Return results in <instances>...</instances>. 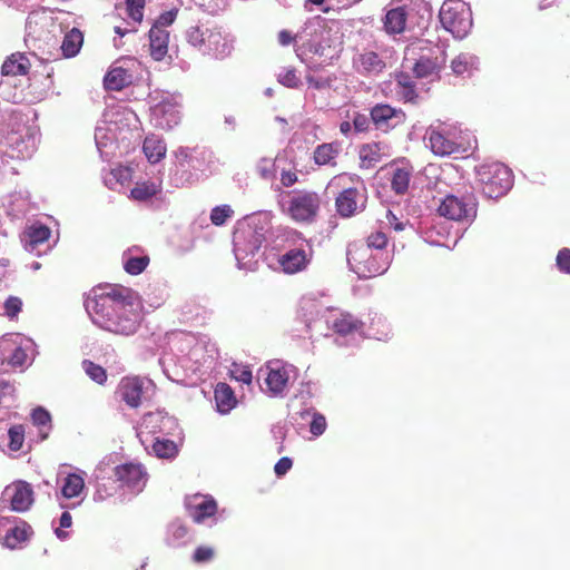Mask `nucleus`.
<instances>
[{
	"label": "nucleus",
	"instance_id": "obj_1",
	"mask_svg": "<svg viewBox=\"0 0 570 570\" xmlns=\"http://www.w3.org/2000/svg\"><path fill=\"white\" fill-rule=\"evenodd\" d=\"M87 309L96 324L117 335L136 333L141 322V313L131 291L119 285L106 286L87 304Z\"/></svg>",
	"mask_w": 570,
	"mask_h": 570
},
{
	"label": "nucleus",
	"instance_id": "obj_2",
	"mask_svg": "<svg viewBox=\"0 0 570 570\" xmlns=\"http://www.w3.org/2000/svg\"><path fill=\"white\" fill-rule=\"evenodd\" d=\"M475 179L489 198L505 195L513 184L511 169L500 161H489L475 167Z\"/></svg>",
	"mask_w": 570,
	"mask_h": 570
},
{
	"label": "nucleus",
	"instance_id": "obj_3",
	"mask_svg": "<svg viewBox=\"0 0 570 570\" xmlns=\"http://www.w3.org/2000/svg\"><path fill=\"white\" fill-rule=\"evenodd\" d=\"M439 19L442 27L458 39L464 38L472 28L470 9L459 0L444 1L439 12Z\"/></svg>",
	"mask_w": 570,
	"mask_h": 570
},
{
	"label": "nucleus",
	"instance_id": "obj_4",
	"mask_svg": "<svg viewBox=\"0 0 570 570\" xmlns=\"http://www.w3.org/2000/svg\"><path fill=\"white\" fill-rule=\"evenodd\" d=\"M320 206L321 199L315 191L298 190L289 195L287 205L282 208L294 222L309 224L315 220Z\"/></svg>",
	"mask_w": 570,
	"mask_h": 570
},
{
	"label": "nucleus",
	"instance_id": "obj_5",
	"mask_svg": "<svg viewBox=\"0 0 570 570\" xmlns=\"http://www.w3.org/2000/svg\"><path fill=\"white\" fill-rule=\"evenodd\" d=\"M187 41L204 55L223 57L227 45L217 27L195 26L187 31Z\"/></svg>",
	"mask_w": 570,
	"mask_h": 570
},
{
	"label": "nucleus",
	"instance_id": "obj_6",
	"mask_svg": "<svg viewBox=\"0 0 570 570\" xmlns=\"http://www.w3.org/2000/svg\"><path fill=\"white\" fill-rule=\"evenodd\" d=\"M355 179L358 181V177L355 175L340 174L328 183L330 189L342 188V191L335 199V206L337 213L343 217H351L357 209L360 193L356 187L352 186Z\"/></svg>",
	"mask_w": 570,
	"mask_h": 570
},
{
	"label": "nucleus",
	"instance_id": "obj_7",
	"mask_svg": "<svg viewBox=\"0 0 570 570\" xmlns=\"http://www.w3.org/2000/svg\"><path fill=\"white\" fill-rule=\"evenodd\" d=\"M293 235L301 240V244L295 248L288 249L278 258L282 272L287 275L305 271L313 258V249L309 242L299 232H294Z\"/></svg>",
	"mask_w": 570,
	"mask_h": 570
},
{
	"label": "nucleus",
	"instance_id": "obj_8",
	"mask_svg": "<svg viewBox=\"0 0 570 570\" xmlns=\"http://www.w3.org/2000/svg\"><path fill=\"white\" fill-rule=\"evenodd\" d=\"M347 261L353 269L363 277H372L383 274L389 263L385 261L379 263L370 253V249L363 245H353L347 249Z\"/></svg>",
	"mask_w": 570,
	"mask_h": 570
},
{
	"label": "nucleus",
	"instance_id": "obj_9",
	"mask_svg": "<svg viewBox=\"0 0 570 570\" xmlns=\"http://www.w3.org/2000/svg\"><path fill=\"white\" fill-rule=\"evenodd\" d=\"M1 500L8 503L12 511L23 513L32 507L35 491L30 483L18 480L4 488Z\"/></svg>",
	"mask_w": 570,
	"mask_h": 570
},
{
	"label": "nucleus",
	"instance_id": "obj_10",
	"mask_svg": "<svg viewBox=\"0 0 570 570\" xmlns=\"http://www.w3.org/2000/svg\"><path fill=\"white\" fill-rule=\"evenodd\" d=\"M389 176L391 189L395 195L407 193L414 167L405 158L394 159L381 168Z\"/></svg>",
	"mask_w": 570,
	"mask_h": 570
},
{
	"label": "nucleus",
	"instance_id": "obj_11",
	"mask_svg": "<svg viewBox=\"0 0 570 570\" xmlns=\"http://www.w3.org/2000/svg\"><path fill=\"white\" fill-rule=\"evenodd\" d=\"M429 146L435 156L449 157L452 155L464 154L469 150L468 146L453 140L440 127H429L426 130Z\"/></svg>",
	"mask_w": 570,
	"mask_h": 570
},
{
	"label": "nucleus",
	"instance_id": "obj_12",
	"mask_svg": "<svg viewBox=\"0 0 570 570\" xmlns=\"http://www.w3.org/2000/svg\"><path fill=\"white\" fill-rule=\"evenodd\" d=\"M370 117L375 128L384 132L402 126L406 121V115L402 109L393 108L387 104H376L373 106Z\"/></svg>",
	"mask_w": 570,
	"mask_h": 570
},
{
	"label": "nucleus",
	"instance_id": "obj_13",
	"mask_svg": "<svg viewBox=\"0 0 570 570\" xmlns=\"http://www.w3.org/2000/svg\"><path fill=\"white\" fill-rule=\"evenodd\" d=\"M115 478L122 487L140 491L146 483L147 473L140 463H124L114 469Z\"/></svg>",
	"mask_w": 570,
	"mask_h": 570
},
{
	"label": "nucleus",
	"instance_id": "obj_14",
	"mask_svg": "<svg viewBox=\"0 0 570 570\" xmlns=\"http://www.w3.org/2000/svg\"><path fill=\"white\" fill-rule=\"evenodd\" d=\"M188 515L195 523H203L207 518L214 517L217 512V502L210 495L194 494L185 502Z\"/></svg>",
	"mask_w": 570,
	"mask_h": 570
},
{
	"label": "nucleus",
	"instance_id": "obj_15",
	"mask_svg": "<svg viewBox=\"0 0 570 570\" xmlns=\"http://www.w3.org/2000/svg\"><path fill=\"white\" fill-rule=\"evenodd\" d=\"M440 216L451 220H463L474 215V205L466 203L464 198L446 195L438 207Z\"/></svg>",
	"mask_w": 570,
	"mask_h": 570
},
{
	"label": "nucleus",
	"instance_id": "obj_16",
	"mask_svg": "<svg viewBox=\"0 0 570 570\" xmlns=\"http://www.w3.org/2000/svg\"><path fill=\"white\" fill-rule=\"evenodd\" d=\"M117 394L129 407L137 409L142 403L144 381L139 376H125L120 380Z\"/></svg>",
	"mask_w": 570,
	"mask_h": 570
},
{
	"label": "nucleus",
	"instance_id": "obj_17",
	"mask_svg": "<svg viewBox=\"0 0 570 570\" xmlns=\"http://www.w3.org/2000/svg\"><path fill=\"white\" fill-rule=\"evenodd\" d=\"M264 240V234L249 225L238 228L234 234L235 246L238 249H243L247 255L257 253Z\"/></svg>",
	"mask_w": 570,
	"mask_h": 570
},
{
	"label": "nucleus",
	"instance_id": "obj_18",
	"mask_svg": "<svg viewBox=\"0 0 570 570\" xmlns=\"http://www.w3.org/2000/svg\"><path fill=\"white\" fill-rule=\"evenodd\" d=\"M353 67L357 73L372 77L381 73L386 68V63L375 51H364L353 59Z\"/></svg>",
	"mask_w": 570,
	"mask_h": 570
},
{
	"label": "nucleus",
	"instance_id": "obj_19",
	"mask_svg": "<svg viewBox=\"0 0 570 570\" xmlns=\"http://www.w3.org/2000/svg\"><path fill=\"white\" fill-rule=\"evenodd\" d=\"M328 324L330 327L341 336L358 333L364 326V323L350 312L333 314Z\"/></svg>",
	"mask_w": 570,
	"mask_h": 570
},
{
	"label": "nucleus",
	"instance_id": "obj_20",
	"mask_svg": "<svg viewBox=\"0 0 570 570\" xmlns=\"http://www.w3.org/2000/svg\"><path fill=\"white\" fill-rule=\"evenodd\" d=\"M358 155L361 167L370 169L389 156V146L383 141L367 142L360 147Z\"/></svg>",
	"mask_w": 570,
	"mask_h": 570
},
{
	"label": "nucleus",
	"instance_id": "obj_21",
	"mask_svg": "<svg viewBox=\"0 0 570 570\" xmlns=\"http://www.w3.org/2000/svg\"><path fill=\"white\" fill-rule=\"evenodd\" d=\"M169 31L151 27L149 30L150 56L156 61H161L168 52Z\"/></svg>",
	"mask_w": 570,
	"mask_h": 570
},
{
	"label": "nucleus",
	"instance_id": "obj_22",
	"mask_svg": "<svg viewBox=\"0 0 570 570\" xmlns=\"http://www.w3.org/2000/svg\"><path fill=\"white\" fill-rule=\"evenodd\" d=\"M33 534L31 525L20 520L13 528L9 529L3 538V544L10 549L19 548Z\"/></svg>",
	"mask_w": 570,
	"mask_h": 570
},
{
	"label": "nucleus",
	"instance_id": "obj_23",
	"mask_svg": "<svg viewBox=\"0 0 570 570\" xmlns=\"http://www.w3.org/2000/svg\"><path fill=\"white\" fill-rule=\"evenodd\" d=\"M214 399L216 402L217 411L222 414L229 413L237 405V399L233 389L224 382H220L216 385L214 391Z\"/></svg>",
	"mask_w": 570,
	"mask_h": 570
},
{
	"label": "nucleus",
	"instance_id": "obj_24",
	"mask_svg": "<svg viewBox=\"0 0 570 570\" xmlns=\"http://www.w3.org/2000/svg\"><path fill=\"white\" fill-rule=\"evenodd\" d=\"M132 81L131 73L122 67L111 68L104 78V85L107 90L120 91Z\"/></svg>",
	"mask_w": 570,
	"mask_h": 570
},
{
	"label": "nucleus",
	"instance_id": "obj_25",
	"mask_svg": "<svg viewBox=\"0 0 570 570\" xmlns=\"http://www.w3.org/2000/svg\"><path fill=\"white\" fill-rule=\"evenodd\" d=\"M30 69L29 59L20 52L12 53L8 57L2 67L1 72L3 76H26Z\"/></svg>",
	"mask_w": 570,
	"mask_h": 570
},
{
	"label": "nucleus",
	"instance_id": "obj_26",
	"mask_svg": "<svg viewBox=\"0 0 570 570\" xmlns=\"http://www.w3.org/2000/svg\"><path fill=\"white\" fill-rule=\"evenodd\" d=\"M340 151L341 145L338 142H324L315 148L313 158L318 166H335Z\"/></svg>",
	"mask_w": 570,
	"mask_h": 570
},
{
	"label": "nucleus",
	"instance_id": "obj_27",
	"mask_svg": "<svg viewBox=\"0 0 570 570\" xmlns=\"http://www.w3.org/2000/svg\"><path fill=\"white\" fill-rule=\"evenodd\" d=\"M407 12L404 7L389 10L384 18V29L387 33L396 35L405 30Z\"/></svg>",
	"mask_w": 570,
	"mask_h": 570
},
{
	"label": "nucleus",
	"instance_id": "obj_28",
	"mask_svg": "<svg viewBox=\"0 0 570 570\" xmlns=\"http://www.w3.org/2000/svg\"><path fill=\"white\" fill-rule=\"evenodd\" d=\"M82 42V32L77 28H72L69 32L65 35L63 40L59 47L61 50V56L65 58L75 57L79 52Z\"/></svg>",
	"mask_w": 570,
	"mask_h": 570
},
{
	"label": "nucleus",
	"instance_id": "obj_29",
	"mask_svg": "<svg viewBox=\"0 0 570 570\" xmlns=\"http://www.w3.org/2000/svg\"><path fill=\"white\" fill-rule=\"evenodd\" d=\"M397 90L396 94L405 102H415L417 99V92L415 82L411 76L406 72H399L395 76Z\"/></svg>",
	"mask_w": 570,
	"mask_h": 570
},
{
	"label": "nucleus",
	"instance_id": "obj_30",
	"mask_svg": "<svg viewBox=\"0 0 570 570\" xmlns=\"http://www.w3.org/2000/svg\"><path fill=\"white\" fill-rule=\"evenodd\" d=\"M288 373L284 367L271 368L265 377L267 390L274 394H281L288 382Z\"/></svg>",
	"mask_w": 570,
	"mask_h": 570
},
{
	"label": "nucleus",
	"instance_id": "obj_31",
	"mask_svg": "<svg viewBox=\"0 0 570 570\" xmlns=\"http://www.w3.org/2000/svg\"><path fill=\"white\" fill-rule=\"evenodd\" d=\"M142 150L150 164H157L166 155V145L157 137L149 136L144 140Z\"/></svg>",
	"mask_w": 570,
	"mask_h": 570
},
{
	"label": "nucleus",
	"instance_id": "obj_32",
	"mask_svg": "<svg viewBox=\"0 0 570 570\" xmlns=\"http://www.w3.org/2000/svg\"><path fill=\"white\" fill-rule=\"evenodd\" d=\"M85 489V481L82 476L76 473H70L65 478L61 493L67 499L78 497Z\"/></svg>",
	"mask_w": 570,
	"mask_h": 570
},
{
	"label": "nucleus",
	"instance_id": "obj_33",
	"mask_svg": "<svg viewBox=\"0 0 570 570\" xmlns=\"http://www.w3.org/2000/svg\"><path fill=\"white\" fill-rule=\"evenodd\" d=\"M158 193V187L153 181L136 183L130 190V197L138 202H145L154 197Z\"/></svg>",
	"mask_w": 570,
	"mask_h": 570
},
{
	"label": "nucleus",
	"instance_id": "obj_34",
	"mask_svg": "<svg viewBox=\"0 0 570 570\" xmlns=\"http://www.w3.org/2000/svg\"><path fill=\"white\" fill-rule=\"evenodd\" d=\"M29 245L35 248L37 245L47 242L51 235V230L46 225H32L26 230Z\"/></svg>",
	"mask_w": 570,
	"mask_h": 570
},
{
	"label": "nucleus",
	"instance_id": "obj_35",
	"mask_svg": "<svg viewBox=\"0 0 570 570\" xmlns=\"http://www.w3.org/2000/svg\"><path fill=\"white\" fill-rule=\"evenodd\" d=\"M81 367L85 373L97 384L104 385L107 382V371L102 366L94 363L90 360H83L81 362Z\"/></svg>",
	"mask_w": 570,
	"mask_h": 570
},
{
	"label": "nucleus",
	"instance_id": "obj_36",
	"mask_svg": "<svg viewBox=\"0 0 570 570\" xmlns=\"http://www.w3.org/2000/svg\"><path fill=\"white\" fill-rule=\"evenodd\" d=\"M439 69V65L435 60L421 57L413 67V72L416 78H425L434 73Z\"/></svg>",
	"mask_w": 570,
	"mask_h": 570
},
{
	"label": "nucleus",
	"instance_id": "obj_37",
	"mask_svg": "<svg viewBox=\"0 0 570 570\" xmlns=\"http://www.w3.org/2000/svg\"><path fill=\"white\" fill-rule=\"evenodd\" d=\"M153 451L156 456L161 459H171L174 458L178 450L177 445L171 440H159L157 439L153 444Z\"/></svg>",
	"mask_w": 570,
	"mask_h": 570
},
{
	"label": "nucleus",
	"instance_id": "obj_38",
	"mask_svg": "<svg viewBox=\"0 0 570 570\" xmlns=\"http://www.w3.org/2000/svg\"><path fill=\"white\" fill-rule=\"evenodd\" d=\"M148 264V256L130 257L124 264V268L130 275H138L146 269Z\"/></svg>",
	"mask_w": 570,
	"mask_h": 570
},
{
	"label": "nucleus",
	"instance_id": "obj_39",
	"mask_svg": "<svg viewBox=\"0 0 570 570\" xmlns=\"http://www.w3.org/2000/svg\"><path fill=\"white\" fill-rule=\"evenodd\" d=\"M234 210L229 205H220L216 206L210 212V222L215 226H222L226 223L228 218L232 217Z\"/></svg>",
	"mask_w": 570,
	"mask_h": 570
},
{
	"label": "nucleus",
	"instance_id": "obj_40",
	"mask_svg": "<svg viewBox=\"0 0 570 570\" xmlns=\"http://www.w3.org/2000/svg\"><path fill=\"white\" fill-rule=\"evenodd\" d=\"M146 0H126V11L130 19L140 23L144 19Z\"/></svg>",
	"mask_w": 570,
	"mask_h": 570
},
{
	"label": "nucleus",
	"instance_id": "obj_41",
	"mask_svg": "<svg viewBox=\"0 0 570 570\" xmlns=\"http://www.w3.org/2000/svg\"><path fill=\"white\" fill-rule=\"evenodd\" d=\"M9 448L12 451H19L24 441V429L22 425H13L8 431Z\"/></svg>",
	"mask_w": 570,
	"mask_h": 570
},
{
	"label": "nucleus",
	"instance_id": "obj_42",
	"mask_svg": "<svg viewBox=\"0 0 570 570\" xmlns=\"http://www.w3.org/2000/svg\"><path fill=\"white\" fill-rule=\"evenodd\" d=\"M387 243H389V238H387L386 234L381 230H375V232H372L366 237V246L365 247L368 248L370 250L372 248L381 250L386 247Z\"/></svg>",
	"mask_w": 570,
	"mask_h": 570
},
{
	"label": "nucleus",
	"instance_id": "obj_43",
	"mask_svg": "<svg viewBox=\"0 0 570 570\" xmlns=\"http://www.w3.org/2000/svg\"><path fill=\"white\" fill-rule=\"evenodd\" d=\"M3 308L4 315L13 320L22 309V301L17 296H9L3 304Z\"/></svg>",
	"mask_w": 570,
	"mask_h": 570
},
{
	"label": "nucleus",
	"instance_id": "obj_44",
	"mask_svg": "<svg viewBox=\"0 0 570 570\" xmlns=\"http://www.w3.org/2000/svg\"><path fill=\"white\" fill-rule=\"evenodd\" d=\"M309 51L320 57H324L325 59H332L334 49L326 39L323 38V40L317 43H311Z\"/></svg>",
	"mask_w": 570,
	"mask_h": 570
},
{
	"label": "nucleus",
	"instance_id": "obj_45",
	"mask_svg": "<svg viewBox=\"0 0 570 570\" xmlns=\"http://www.w3.org/2000/svg\"><path fill=\"white\" fill-rule=\"evenodd\" d=\"M215 556V550L212 547L199 546L193 553V561L195 563H205L210 561Z\"/></svg>",
	"mask_w": 570,
	"mask_h": 570
},
{
	"label": "nucleus",
	"instance_id": "obj_46",
	"mask_svg": "<svg viewBox=\"0 0 570 570\" xmlns=\"http://www.w3.org/2000/svg\"><path fill=\"white\" fill-rule=\"evenodd\" d=\"M327 423L326 419L321 413H314L313 420L309 424V431L314 436L322 435L326 430Z\"/></svg>",
	"mask_w": 570,
	"mask_h": 570
},
{
	"label": "nucleus",
	"instance_id": "obj_47",
	"mask_svg": "<svg viewBox=\"0 0 570 570\" xmlns=\"http://www.w3.org/2000/svg\"><path fill=\"white\" fill-rule=\"evenodd\" d=\"M557 267L564 274H570V248H562L558 252L556 258Z\"/></svg>",
	"mask_w": 570,
	"mask_h": 570
},
{
	"label": "nucleus",
	"instance_id": "obj_48",
	"mask_svg": "<svg viewBox=\"0 0 570 570\" xmlns=\"http://www.w3.org/2000/svg\"><path fill=\"white\" fill-rule=\"evenodd\" d=\"M178 11L177 10H169L163 12L157 20L154 22L151 27H158L160 30H166L167 27L171 26L174 21L176 20Z\"/></svg>",
	"mask_w": 570,
	"mask_h": 570
},
{
	"label": "nucleus",
	"instance_id": "obj_49",
	"mask_svg": "<svg viewBox=\"0 0 570 570\" xmlns=\"http://www.w3.org/2000/svg\"><path fill=\"white\" fill-rule=\"evenodd\" d=\"M32 423L37 426L48 425L51 421V416L43 407H37L31 413Z\"/></svg>",
	"mask_w": 570,
	"mask_h": 570
},
{
	"label": "nucleus",
	"instance_id": "obj_50",
	"mask_svg": "<svg viewBox=\"0 0 570 570\" xmlns=\"http://www.w3.org/2000/svg\"><path fill=\"white\" fill-rule=\"evenodd\" d=\"M26 361L27 353L20 346L14 347L8 358V363L13 367L22 366L26 363Z\"/></svg>",
	"mask_w": 570,
	"mask_h": 570
},
{
	"label": "nucleus",
	"instance_id": "obj_51",
	"mask_svg": "<svg viewBox=\"0 0 570 570\" xmlns=\"http://www.w3.org/2000/svg\"><path fill=\"white\" fill-rule=\"evenodd\" d=\"M353 128L356 132H365L370 127V119L366 115L361 112H355L353 116Z\"/></svg>",
	"mask_w": 570,
	"mask_h": 570
},
{
	"label": "nucleus",
	"instance_id": "obj_52",
	"mask_svg": "<svg viewBox=\"0 0 570 570\" xmlns=\"http://www.w3.org/2000/svg\"><path fill=\"white\" fill-rule=\"evenodd\" d=\"M111 175L114 178L119 181L120 184H124L131 178V169L129 167L118 166L117 168H114L111 170Z\"/></svg>",
	"mask_w": 570,
	"mask_h": 570
},
{
	"label": "nucleus",
	"instance_id": "obj_53",
	"mask_svg": "<svg viewBox=\"0 0 570 570\" xmlns=\"http://www.w3.org/2000/svg\"><path fill=\"white\" fill-rule=\"evenodd\" d=\"M292 465H293L292 460L287 456H283L282 459H279L276 462V464L274 466V471L277 476H283L291 470Z\"/></svg>",
	"mask_w": 570,
	"mask_h": 570
},
{
	"label": "nucleus",
	"instance_id": "obj_54",
	"mask_svg": "<svg viewBox=\"0 0 570 570\" xmlns=\"http://www.w3.org/2000/svg\"><path fill=\"white\" fill-rule=\"evenodd\" d=\"M279 81L289 88H295L298 85V78L294 70H286L283 75H279Z\"/></svg>",
	"mask_w": 570,
	"mask_h": 570
},
{
	"label": "nucleus",
	"instance_id": "obj_55",
	"mask_svg": "<svg viewBox=\"0 0 570 570\" xmlns=\"http://www.w3.org/2000/svg\"><path fill=\"white\" fill-rule=\"evenodd\" d=\"M234 377L242 383L250 384L252 383V371L248 367H239L233 371Z\"/></svg>",
	"mask_w": 570,
	"mask_h": 570
},
{
	"label": "nucleus",
	"instance_id": "obj_56",
	"mask_svg": "<svg viewBox=\"0 0 570 570\" xmlns=\"http://www.w3.org/2000/svg\"><path fill=\"white\" fill-rule=\"evenodd\" d=\"M298 180L297 174L295 171H282L281 174V183L284 187H291L296 184Z\"/></svg>",
	"mask_w": 570,
	"mask_h": 570
},
{
	"label": "nucleus",
	"instance_id": "obj_57",
	"mask_svg": "<svg viewBox=\"0 0 570 570\" xmlns=\"http://www.w3.org/2000/svg\"><path fill=\"white\" fill-rule=\"evenodd\" d=\"M386 220L394 228V230L401 232L404 229V224L399 222L397 217L392 210H387Z\"/></svg>",
	"mask_w": 570,
	"mask_h": 570
},
{
	"label": "nucleus",
	"instance_id": "obj_58",
	"mask_svg": "<svg viewBox=\"0 0 570 570\" xmlns=\"http://www.w3.org/2000/svg\"><path fill=\"white\" fill-rule=\"evenodd\" d=\"M295 41V36H293L288 30H281L278 32V42L282 46H288Z\"/></svg>",
	"mask_w": 570,
	"mask_h": 570
},
{
	"label": "nucleus",
	"instance_id": "obj_59",
	"mask_svg": "<svg viewBox=\"0 0 570 570\" xmlns=\"http://www.w3.org/2000/svg\"><path fill=\"white\" fill-rule=\"evenodd\" d=\"M451 67H452V70H453L456 75H461V73L465 72V71H466V69H468V65H466L465 62H463V61L459 60V59H454V60L452 61Z\"/></svg>",
	"mask_w": 570,
	"mask_h": 570
},
{
	"label": "nucleus",
	"instance_id": "obj_60",
	"mask_svg": "<svg viewBox=\"0 0 570 570\" xmlns=\"http://www.w3.org/2000/svg\"><path fill=\"white\" fill-rule=\"evenodd\" d=\"M60 528H69L71 527L72 524V518H71V514L69 512H63L60 517Z\"/></svg>",
	"mask_w": 570,
	"mask_h": 570
},
{
	"label": "nucleus",
	"instance_id": "obj_61",
	"mask_svg": "<svg viewBox=\"0 0 570 570\" xmlns=\"http://www.w3.org/2000/svg\"><path fill=\"white\" fill-rule=\"evenodd\" d=\"M188 533V528L186 525H178L176 527V529L174 530V537L176 539H181L184 537H186Z\"/></svg>",
	"mask_w": 570,
	"mask_h": 570
},
{
	"label": "nucleus",
	"instance_id": "obj_62",
	"mask_svg": "<svg viewBox=\"0 0 570 570\" xmlns=\"http://www.w3.org/2000/svg\"><path fill=\"white\" fill-rule=\"evenodd\" d=\"M352 127H353V125H352L350 121H347V120H346V121H343V122H341V125H340V131H341L343 135L347 136V135L351 132Z\"/></svg>",
	"mask_w": 570,
	"mask_h": 570
},
{
	"label": "nucleus",
	"instance_id": "obj_63",
	"mask_svg": "<svg viewBox=\"0 0 570 570\" xmlns=\"http://www.w3.org/2000/svg\"><path fill=\"white\" fill-rule=\"evenodd\" d=\"M45 71H46L47 78L50 79L52 77V73H53V68L49 67L48 65H45Z\"/></svg>",
	"mask_w": 570,
	"mask_h": 570
},
{
	"label": "nucleus",
	"instance_id": "obj_64",
	"mask_svg": "<svg viewBox=\"0 0 570 570\" xmlns=\"http://www.w3.org/2000/svg\"><path fill=\"white\" fill-rule=\"evenodd\" d=\"M114 30H115V32H116L117 35H119L120 37H124V36L127 33V30H125V29H122V28H120V27H115V28H114Z\"/></svg>",
	"mask_w": 570,
	"mask_h": 570
}]
</instances>
